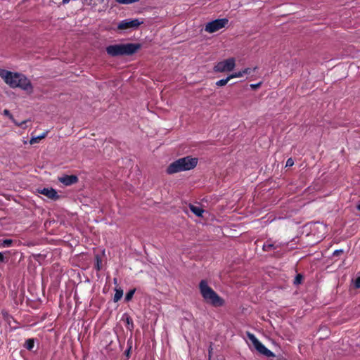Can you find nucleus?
<instances>
[{"instance_id":"1","label":"nucleus","mask_w":360,"mask_h":360,"mask_svg":"<svg viewBox=\"0 0 360 360\" xmlns=\"http://www.w3.org/2000/svg\"><path fill=\"white\" fill-rule=\"evenodd\" d=\"M0 77L11 88L20 87L30 93L32 91L31 82L23 75L3 70L0 71Z\"/></svg>"},{"instance_id":"2","label":"nucleus","mask_w":360,"mask_h":360,"mask_svg":"<svg viewBox=\"0 0 360 360\" xmlns=\"http://www.w3.org/2000/svg\"><path fill=\"white\" fill-rule=\"evenodd\" d=\"M198 164V158H191L190 156L179 158L171 163L167 169L168 174H174L176 172L190 170L196 167Z\"/></svg>"},{"instance_id":"3","label":"nucleus","mask_w":360,"mask_h":360,"mask_svg":"<svg viewBox=\"0 0 360 360\" xmlns=\"http://www.w3.org/2000/svg\"><path fill=\"white\" fill-rule=\"evenodd\" d=\"M141 46L138 44H120L108 46L106 48L108 54L111 56H130L136 52Z\"/></svg>"},{"instance_id":"4","label":"nucleus","mask_w":360,"mask_h":360,"mask_svg":"<svg viewBox=\"0 0 360 360\" xmlns=\"http://www.w3.org/2000/svg\"><path fill=\"white\" fill-rule=\"evenodd\" d=\"M199 288L200 293L206 302L214 307L223 305L224 300L207 285L206 281H201Z\"/></svg>"},{"instance_id":"5","label":"nucleus","mask_w":360,"mask_h":360,"mask_svg":"<svg viewBox=\"0 0 360 360\" xmlns=\"http://www.w3.org/2000/svg\"><path fill=\"white\" fill-rule=\"evenodd\" d=\"M247 336L249 340L252 342L256 350L260 354L267 356V357H274L275 356L274 354L266 348L256 338L255 336L248 332Z\"/></svg>"},{"instance_id":"6","label":"nucleus","mask_w":360,"mask_h":360,"mask_svg":"<svg viewBox=\"0 0 360 360\" xmlns=\"http://www.w3.org/2000/svg\"><path fill=\"white\" fill-rule=\"evenodd\" d=\"M236 66V60L234 58H230L223 61L219 62L214 67V70L218 72L231 71Z\"/></svg>"},{"instance_id":"7","label":"nucleus","mask_w":360,"mask_h":360,"mask_svg":"<svg viewBox=\"0 0 360 360\" xmlns=\"http://www.w3.org/2000/svg\"><path fill=\"white\" fill-rule=\"evenodd\" d=\"M229 20L226 18L217 19L208 22L205 27V30L209 33H214L220 29L224 27Z\"/></svg>"},{"instance_id":"8","label":"nucleus","mask_w":360,"mask_h":360,"mask_svg":"<svg viewBox=\"0 0 360 360\" xmlns=\"http://www.w3.org/2000/svg\"><path fill=\"white\" fill-rule=\"evenodd\" d=\"M143 22H140L138 19L125 20L120 22L118 29L120 30L136 29Z\"/></svg>"},{"instance_id":"9","label":"nucleus","mask_w":360,"mask_h":360,"mask_svg":"<svg viewBox=\"0 0 360 360\" xmlns=\"http://www.w3.org/2000/svg\"><path fill=\"white\" fill-rule=\"evenodd\" d=\"M37 191L39 193H41L51 200H57L59 198V195L57 194V192L51 188H44L42 189H38Z\"/></svg>"},{"instance_id":"10","label":"nucleus","mask_w":360,"mask_h":360,"mask_svg":"<svg viewBox=\"0 0 360 360\" xmlns=\"http://www.w3.org/2000/svg\"><path fill=\"white\" fill-rule=\"evenodd\" d=\"M58 180L65 186H70L78 181V177L75 175H65L58 177Z\"/></svg>"},{"instance_id":"11","label":"nucleus","mask_w":360,"mask_h":360,"mask_svg":"<svg viewBox=\"0 0 360 360\" xmlns=\"http://www.w3.org/2000/svg\"><path fill=\"white\" fill-rule=\"evenodd\" d=\"M190 210L198 217H202V213L204 212V210H202L199 206H195L193 205H190Z\"/></svg>"},{"instance_id":"12","label":"nucleus","mask_w":360,"mask_h":360,"mask_svg":"<svg viewBox=\"0 0 360 360\" xmlns=\"http://www.w3.org/2000/svg\"><path fill=\"white\" fill-rule=\"evenodd\" d=\"M4 114L6 116L8 117L11 120H12L15 122V124L16 125L20 126V127H23V126H24V124L27 122V121L26 120V121H23V122H21V123H20V124L17 123L16 122H15V120H14V119H13V115L10 113L9 110H6V109L4 110Z\"/></svg>"},{"instance_id":"13","label":"nucleus","mask_w":360,"mask_h":360,"mask_svg":"<svg viewBox=\"0 0 360 360\" xmlns=\"http://www.w3.org/2000/svg\"><path fill=\"white\" fill-rule=\"evenodd\" d=\"M46 134L47 133H44L41 136L37 137H32L30 141V143L31 145H33L34 143H39L41 140H42L46 136Z\"/></svg>"},{"instance_id":"14","label":"nucleus","mask_w":360,"mask_h":360,"mask_svg":"<svg viewBox=\"0 0 360 360\" xmlns=\"http://www.w3.org/2000/svg\"><path fill=\"white\" fill-rule=\"evenodd\" d=\"M34 342L33 339H28L25 344V347L28 350H31L34 347Z\"/></svg>"},{"instance_id":"15","label":"nucleus","mask_w":360,"mask_h":360,"mask_svg":"<svg viewBox=\"0 0 360 360\" xmlns=\"http://www.w3.org/2000/svg\"><path fill=\"white\" fill-rule=\"evenodd\" d=\"M122 294H123L122 290H117L115 297H114V301L117 302L118 300H120V298L122 297Z\"/></svg>"},{"instance_id":"16","label":"nucleus","mask_w":360,"mask_h":360,"mask_svg":"<svg viewBox=\"0 0 360 360\" xmlns=\"http://www.w3.org/2000/svg\"><path fill=\"white\" fill-rule=\"evenodd\" d=\"M230 79H230V77H229V76L226 79H221V80L218 81V82H217V86H224V85H226V84L229 82V81Z\"/></svg>"},{"instance_id":"17","label":"nucleus","mask_w":360,"mask_h":360,"mask_svg":"<svg viewBox=\"0 0 360 360\" xmlns=\"http://www.w3.org/2000/svg\"><path fill=\"white\" fill-rule=\"evenodd\" d=\"M117 2L123 4H129L134 2H138L140 0H116Z\"/></svg>"},{"instance_id":"18","label":"nucleus","mask_w":360,"mask_h":360,"mask_svg":"<svg viewBox=\"0 0 360 360\" xmlns=\"http://www.w3.org/2000/svg\"><path fill=\"white\" fill-rule=\"evenodd\" d=\"M274 245L272 243H266V244L264 245L263 250L264 251H269L274 248Z\"/></svg>"},{"instance_id":"19","label":"nucleus","mask_w":360,"mask_h":360,"mask_svg":"<svg viewBox=\"0 0 360 360\" xmlns=\"http://www.w3.org/2000/svg\"><path fill=\"white\" fill-rule=\"evenodd\" d=\"M134 292H135V290H130L129 292H128L126 295L125 300L127 301H129L132 298V297L134 294Z\"/></svg>"},{"instance_id":"20","label":"nucleus","mask_w":360,"mask_h":360,"mask_svg":"<svg viewBox=\"0 0 360 360\" xmlns=\"http://www.w3.org/2000/svg\"><path fill=\"white\" fill-rule=\"evenodd\" d=\"M302 279H303L302 275L297 274V276L295 278L294 283L295 284H300V283H301Z\"/></svg>"},{"instance_id":"21","label":"nucleus","mask_w":360,"mask_h":360,"mask_svg":"<svg viewBox=\"0 0 360 360\" xmlns=\"http://www.w3.org/2000/svg\"><path fill=\"white\" fill-rule=\"evenodd\" d=\"M243 76V72L242 71H240L238 72L232 74L229 76L230 79L235 78V77H240Z\"/></svg>"},{"instance_id":"22","label":"nucleus","mask_w":360,"mask_h":360,"mask_svg":"<svg viewBox=\"0 0 360 360\" xmlns=\"http://www.w3.org/2000/svg\"><path fill=\"white\" fill-rule=\"evenodd\" d=\"M12 243H13V240H11V239H6V240H4L3 241L2 245H3L4 246H7V247H8V246L11 245V244H12Z\"/></svg>"},{"instance_id":"23","label":"nucleus","mask_w":360,"mask_h":360,"mask_svg":"<svg viewBox=\"0 0 360 360\" xmlns=\"http://www.w3.org/2000/svg\"><path fill=\"white\" fill-rule=\"evenodd\" d=\"M294 165V161L292 158L288 159L285 167H291Z\"/></svg>"},{"instance_id":"24","label":"nucleus","mask_w":360,"mask_h":360,"mask_svg":"<svg viewBox=\"0 0 360 360\" xmlns=\"http://www.w3.org/2000/svg\"><path fill=\"white\" fill-rule=\"evenodd\" d=\"M355 286L356 288H360V276L355 280Z\"/></svg>"},{"instance_id":"25","label":"nucleus","mask_w":360,"mask_h":360,"mask_svg":"<svg viewBox=\"0 0 360 360\" xmlns=\"http://www.w3.org/2000/svg\"><path fill=\"white\" fill-rule=\"evenodd\" d=\"M242 72H243V75H244L245 74H250L252 72V70L250 68H245Z\"/></svg>"},{"instance_id":"26","label":"nucleus","mask_w":360,"mask_h":360,"mask_svg":"<svg viewBox=\"0 0 360 360\" xmlns=\"http://www.w3.org/2000/svg\"><path fill=\"white\" fill-rule=\"evenodd\" d=\"M343 252V251L342 250H336L333 253V255L334 256H339L340 255V254H342Z\"/></svg>"},{"instance_id":"27","label":"nucleus","mask_w":360,"mask_h":360,"mask_svg":"<svg viewBox=\"0 0 360 360\" xmlns=\"http://www.w3.org/2000/svg\"><path fill=\"white\" fill-rule=\"evenodd\" d=\"M126 321H127V324L133 325L132 320L129 316H127Z\"/></svg>"},{"instance_id":"28","label":"nucleus","mask_w":360,"mask_h":360,"mask_svg":"<svg viewBox=\"0 0 360 360\" xmlns=\"http://www.w3.org/2000/svg\"><path fill=\"white\" fill-rule=\"evenodd\" d=\"M96 260H97V264H96L97 269L100 270V269H101V267H100V260H99V258H98V256H96Z\"/></svg>"},{"instance_id":"29","label":"nucleus","mask_w":360,"mask_h":360,"mask_svg":"<svg viewBox=\"0 0 360 360\" xmlns=\"http://www.w3.org/2000/svg\"><path fill=\"white\" fill-rule=\"evenodd\" d=\"M260 86V84H252L250 86L252 88V89H257V87H259Z\"/></svg>"},{"instance_id":"30","label":"nucleus","mask_w":360,"mask_h":360,"mask_svg":"<svg viewBox=\"0 0 360 360\" xmlns=\"http://www.w3.org/2000/svg\"><path fill=\"white\" fill-rule=\"evenodd\" d=\"M0 262H4V256L1 252H0Z\"/></svg>"},{"instance_id":"31","label":"nucleus","mask_w":360,"mask_h":360,"mask_svg":"<svg viewBox=\"0 0 360 360\" xmlns=\"http://www.w3.org/2000/svg\"><path fill=\"white\" fill-rule=\"evenodd\" d=\"M70 0H63V4H68Z\"/></svg>"},{"instance_id":"32","label":"nucleus","mask_w":360,"mask_h":360,"mask_svg":"<svg viewBox=\"0 0 360 360\" xmlns=\"http://www.w3.org/2000/svg\"><path fill=\"white\" fill-rule=\"evenodd\" d=\"M356 208L360 210V204L356 206Z\"/></svg>"}]
</instances>
